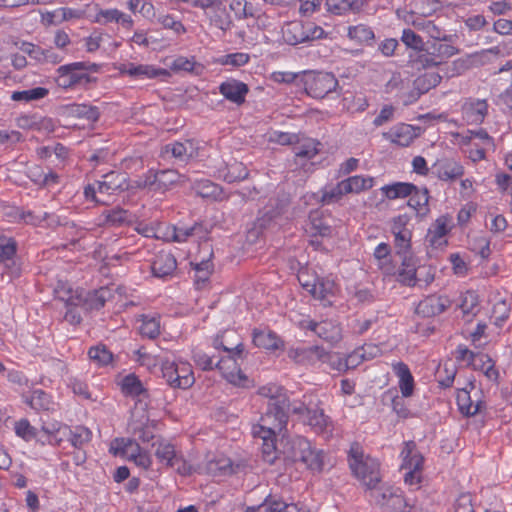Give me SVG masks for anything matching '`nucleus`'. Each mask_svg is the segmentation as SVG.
Segmentation results:
<instances>
[{
  "mask_svg": "<svg viewBox=\"0 0 512 512\" xmlns=\"http://www.w3.org/2000/svg\"><path fill=\"white\" fill-rule=\"evenodd\" d=\"M49 94V90L45 87H35L23 91H14L11 94L13 101L31 102L45 98Z\"/></svg>",
  "mask_w": 512,
  "mask_h": 512,
  "instance_id": "13d9d810",
  "label": "nucleus"
},
{
  "mask_svg": "<svg viewBox=\"0 0 512 512\" xmlns=\"http://www.w3.org/2000/svg\"><path fill=\"white\" fill-rule=\"evenodd\" d=\"M177 268L174 255L167 251H160L155 255L151 264L152 274L157 278L171 277Z\"/></svg>",
  "mask_w": 512,
  "mask_h": 512,
  "instance_id": "c756f323",
  "label": "nucleus"
},
{
  "mask_svg": "<svg viewBox=\"0 0 512 512\" xmlns=\"http://www.w3.org/2000/svg\"><path fill=\"white\" fill-rule=\"evenodd\" d=\"M194 285L197 290H204L209 286V279L213 271V263L210 260L202 261L195 265Z\"/></svg>",
  "mask_w": 512,
  "mask_h": 512,
  "instance_id": "8fccbe9b",
  "label": "nucleus"
},
{
  "mask_svg": "<svg viewBox=\"0 0 512 512\" xmlns=\"http://www.w3.org/2000/svg\"><path fill=\"white\" fill-rule=\"evenodd\" d=\"M452 302L446 295L431 294L422 299L416 306L417 315L429 318L445 312Z\"/></svg>",
  "mask_w": 512,
  "mask_h": 512,
  "instance_id": "b1692460",
  "label": "nucleus"
},
{
  "mask_svg": "<svg viewBox=\"0 0 512 512\" xmlns=\"http://www.w3.org/2000/svg\"><path fill=\"white\" fill-rule=\"evenodd\" d=\"M456 403L459 412L465 417H473L486 410L484 393L472 382H469L466 387L458 389Z\"/></svg>",
  "mask_w": 512,
  "mask_h": 512,
  "instance_id": "f8f14e48",
  "label": "nucleus"
},
{
  "mask_svg": "<svg viewBox=\"0 0 512 512\" xmlns=\"http://www.w3.org/2000/svg\"><path fill=\"white\" fill-rule=\"evenodd\" d=\"M118 70L121 75L135 80L155 79L169 77L170 72L164 68L149 64H135L133 62L120 64Z\"/></svg>",
  "mask_w": 512,
  "mask_h": 512,
  "instance_id": "aec40b11",
  "label": "nucleus"
},
{
  "mask_svg": "<svg viewBox=\"0 0 512 512\" xmlns=\"http://www.w3.org/2000/svg\"><path fill=\"white\" fill-rule=\"evenodd\" d=\"M491 304L490 321L497 328H502L511 314V303L500 292H495L489 298Z\"/></svg>",
  "mask_w": 512,
  "mask_h": 512,
  "instance_id": "a878e982",
  "label": "nucleus"
},
{
  "mask_svg": "<svg viewBox=\"0 0 512 512\" xmlns=\"http://www.w3.org/2000/svg\"><path fill=\"white\" fill-rule=\"evenodd\" d=\"M289 408H267L258 424L252 428L253 435H277L286 428Z\"/></svg>",
  "mask_w": 512,
  "mask_h": 512,
  "instance_id": "4468645a",
  "label": "nucleus"
},
{
  "mask_svg": "<svg viewBox=\"0 0 512 512\" xmlns=\"http://www.w3.org/2000/svg\"><path fill=\"white\" fill-rule=\"evenodd\" d=\"M109 453L133 462L136 466L148 470L152 465V457L139 444L130 438L117 437L110 442Z\"/></svg>",
  "mask_w": 512,
  "mask_h": 512,
  "instance_id": "1a4fd4ad",
  "label": "nucleus"
},
{
  "mask_svg": "<svg viewBox=\"0 0 512 512\" xmlns=\"http://www.w3.org/2000/svg\"><path fill=\"white\" fill-rule=\"evenodd\" d=\"M203 470L211 476L228 475L233 472L232 461L224 455H218L207 460Z\"/></svg>",
  "mask_w": 512,
  "mask_h": 512,
  "instance_id": "79ce46f5",
  "label": "nucleus"
},
{
  "mask_svg": "<svg viewBox=\"0 0 512 512\" xmlns=\"http://www.w3.org/2000/svg\"><path fill=\"white\" fill-rule=\"evenodd\" d=\"M432 174L444 182H453L464 175V166L455 158H438L432 164Z\"/></svg>",
  "mask_w": 512,
  "mask_h": 512,
  "instance_id": "412c9836",
  "label": "nucleus"
},
{
  "mask_svg": "<svg viewBox=\"0 0 512 512\" xmlns=\"http://www.w3.org/2000/svg\"><path fill=\"white\" fill-rule=\"evenodd\" d=\"M304 422L318 434H331L333 431V423L330 417L325 415L321 408H311Z\"/></svg>",
  "mask_w": 512,
  "mask_h": 512,
  "instance_id": "e433bc0d",
  "label": "nucleus"
},
{
  "mask_svg": "<svg viewBox=\"0 0 512 512\" xmlns=\"http://www.w3.org/2000/svg\"><path fill=\"white\" fill-rule=\"evenodd\" d=\"M457 307L461 310L463 318L471 321L480 312V298L476 291L467 290L460 294Z\"/></svg>",
  "mask_w": 512,
  "mask_h": 512,
  "instance_id": "c9c22d12",
  "label": "nucleus"
},
{
  "mask_svg": "<svg viewBox=\"0 0 512 512\" xmlns=\"http://www.w3.org/2000/svg\"><path fill=\"white\" fill-rule=\"evenodd\" d=\"M177 180L178 173L175 170L165 169L154 171L150 169L137 180V186L163 193L170 189Z\"/></svg>",
  "mask_w": 512,
  "mask_h": 512,
  "instance_id": "dca6fc26",
  "label": "nucleus"
},
{
  "mask_svg": "<svg viewBox=\"0 0 512 512\" xmlns=\"http://www.w3.org/2000/svg\"><path fill=\"white\" fill-rule=\"evenodd\" d=\"M301 85L311 98L323 99L334 92L339 83L331 72L304 70L302 71Z\"/></svg>",
  "mask_w": 512,
  "mask_h": 512,
  "instance_id": "0eeeda50",
  "label": "nucleus"
},
{
  "mask_svg": "<svg viewBox=\"0 0 512 512\" xmlns=\"http://www.w3.org/2000/svg\"><path fill=\"white\" fill-rule=\"evenodd\" d=\"M113 297L112 290L108 287L89 292L84 300L85 306L90 310H99Z\"/></svg>",
  "mask_w": 512,
  "mask_h": 512,
  "instance_id": "c03bdc74",
  "label": "nucleus"
},
{
  "mask_svg": "<svg viewBox=\"0 0 512 512\" xmlns=\"http://www.w3.org/2000/svg\"><path fill=\"white\" fill-rule=\"evenodd\" d=\"M298 280L303 289L314 299L322 302L324 306L332 305L340 291L339 286L333 279L310 274L307 269L299 272Z\"/></svg>",
  "mask_w": 512,
  "mask_h": 512,
  "instance_id": "39448f33",
  "label": "nucleus"
},
{
  "mask_svg": "<svg viewBox=\"0 0 512 512\" xmlns=\"http://www.w3.org/2000/svg\"><path fill=\"white\" fill-rule=\"evenodd\" d=\"M348 463L353 475L367 488H374L381 480L379 462L365 456L362 446L354 442L348 452Z\"/></svg>",
  "mask_w": 512,
  "mask_h": 512,
  "instance_id": "20e7f679",
  "label": "nucleus"
},
{
  "mask_svg": "<svg viewBox=\"0 0 512 512\" xmlns=\"http://www.w3.org/2000/svg\"><path fill=\"white\" fill-rule=\"evenodd\" d=\"M408 197L409 199L407 206L414 211L416 218L419 220L425 219L431 211L429 205L430 194L428 188H419L416 186V189L413 190V193H411Z\"/></svg>",
  "mask_w": 512,
  "mask_h": 512,
  "instance_id": "2f4dec72",
  "label": "nucleus"
},
{
  "mask_svg": "<svg viewBox=\"0 0 512 512\" xmlns=\"http://www.w3.org/2000/svg\"><path fill=\"white\" fill-rule=\"evenodd\" d=\"M442 77L437 72H425L417 77L414 84L420 93H426L440 84Z\"/></svg>",
  "mask_w": 512,
  "mask_h": 512,
  "instance_id": "4d7b16f0",
  "label": "nucleus"
},
{
  "mask_svg": "<svg viewBox=\"0 0 512 512\" xmlns=\"http://www.w3.org/2000/svg\"><path fill=\"white\" fill-rule=\"evenodd\" d=\"M400 457L402 460L400 468L405 471V484L413 489H419L422 482L424 458L417 450L414 441H407L404 443Z\"/></svg>",
  "mask_w": 512,
  "mask_h": 512,
  "instance_id": "6e6552de",
  "label": "nucleus"
},
{
  "mask_svg": "<svg viewBox=\"0 0 512 512\" xmlns=\"http://www.w3.org/2000/svg\"><path fill=\"white\" fill-rule=\"evenodd\" d=\"M311 240L310 244L318 249L321 243L318 241V237L326 238L332 234V228L325 222L321 212L312 211L309 214V227L307 228Z\"/></svg>",
  "mask_w": 512,
  "mask_h": 512,
  "instance_id": "c85d7f7f",
  "label": "nucleus"
},
{
  "mask_svg": "<svg viewBox=\"0 0 512 512\" xmlns=\"http://www.w3.org/2000/svg\"><path fill=\"white\" fill-rule=\"evenodd\" d=\"M162 377L174 389H189L195 383L192 365L181 359H163L160 364Z\"/></svg>",
  "mask_w": 512,
  "mask_h": 512,
  "instance_id": "423d86ee",
  "label": "nucleus"
},
{
  "mask_svg": "<svg viewBox=\"0 0 512 512\" xmlns=\"http://www.w3.org/2000/svg\"><path fill=\"white\" fill-rule=\"evenodd\" d=\"M262 440V455L266 462L273 463L277 458L276 435H254Z\"/></svg>",
  "mask_w": 512,
  "mask_h": 512,
  "instance_id": "e2e57ef3",
  "label": "nucleus"
},
{
  "mask_svg": "<svg viewBox=\"0 0 512 512\" xmlns=\"http://www.w3.org/2000/svg\"><path fill=\"white\" fill-rule=\"evenodd\" d=\"M348 194H360L375 185V178L369 175H354L344 179Z\"/></svg>",
  "mask_w": 512,
  "mask_h": 512,
  "instance_id": "37998d69",
  "label": "nucleus"
},
{
  "mask_svg": "<svg viewBox=\"0 0 512 512\" xmlns=\"http://www.w3.org/2000/svg\"><path fill=\"white\" fill-rule=\"evenodd\" d=\"M327 454L323 449L317 448L304 437H296L287 452V459L294 464L302 465L312 474H320L325 469Z\"/></svg>",
  "mask_w": 512,
  "mask_h": 512,
  "instance_id": "f257e3e1",
  "label": "nucleus"
},
{
  "mask_svg": "<svg viewBox=\"0 0 512 512\" xmlns=\"http://www.w3.org/2000/svg\"><path fill=\"white\" fill-rule=\"evenodd\" d=\"M250 59V54L246 52H234L218 57L215 60V63L236 69L247 65L250 62Z\"/></svg>",
  "mask_w": 512,
  "mask_h": 512,
  "instance_id": "603ef678",
  "label": "nucleus"
},
{
  "mask_svg": "<svg viewBox=\"0 0 512 512\" xmlns=\"http://www.w3.org/2000/svg\"><path fill=\"white\" fill-rule=\"evenodd\" d=\"M394 236V246L398 255H405L411 250L412 231H397Z\"/></svg>",
  "mask_w": 512,
  "mask_h": 512,
  "instance_id": "338daca9",
  "label": "nucleus"
},
{
  "mask_svg": "<svg viewBox=\"0 0 512 512\" xmlns=\"http://www.w3.org/2000/svg\"><path fill=\"white\" fill-rule=\"evenodd\" d=\"M347 35L350 40L359 44H368L375 37L373 30L365 24L350 26Z\"/></svg>",
  "mask_w": 512,
  "mask_h": 512,
  "instance_id": "5fc2aeb1",
  "label": "nucleus"
},
{
  "mask_svg": "<svg viewBox=\"0 0 512 512\" xmlns=\"http://www.w3.org/2000/svg\"><path fill=\"white\" fill-rule=\"evenodd\" d=\"M252 341L256 347L266 350H277L283 347V341L275 332L270 330L255 329L252 334Z\"/></svg>",
  "mask_w": 512,
  "mask_h": 512,
  "instance_id": "a19ab883",
  "label": "nucleus"
},
{
  "mask_svg": "<svg viewBox=\"0 0 512 512\" xmlns=\"http://www.w3.org/2000/svg\"><path fill=\"white\" fill-rule=\"evenodd\" d=\"M164 225L165 223L160 222H139L135 226V231L147 238L161 239L160 235L164 234Z\"/></svg>",
  "mask_w": 512,
  "mask_h": 512,
  "instance_id": "680f3d73",
  "label": "nucleus"
},
{
  "mask_svg": "<svg viewBox=\"0 0 512 512\" xmlns=\"http://www.w3.org/2000/svg\"><path fill=\"white\" fill-rule=\"evenodd\" d=\"M198 224H194L191 227H177L172 224L164 225V234L160 235L161 240L166 242H186L199 228Z\"/></svg>",
  "mask_w": 512,
  "mask_h": 512,
  "instance_id": "58836bf2",
  "label": "nucleus"
},
{
  "mask_svg": "<svg viewBox=\"0 0 512 512\" xmlns=\"http://www.w3.org/2000/svg\"><path fill=\"white\" fill-rule=\"evenodd\" d=\"M257 394L269 400L267 408H289L290 399L287 390L275 383H268L258 388Z\"/></svg>",
  "mask_w": 512,
  "mask_h": 512,
  "instance_id": "393cba45",
  "label": "nucleus"
},
{
  "mask_svg": "<svg viewBox=\"0 0 512 512\" xmlns=\"http://www.w3.org/2000/svg\"><path fill=\"white\" fill-rule=\"evenodd\" d=\"M382 136L392 144L407 147L413 142L415 133L412 125L400 123L384 132Z\"/></svg>",
  "mask_w": 512,
  "mask_h": 512,
  "instance_id": "72a5a7b5",
  "label": "nucleus"
},
{
  "mask_svg": "<svg viewBox=\"0 0 512 512\" xmlns=\"http://www.w3.org/2000/svg\"><path fill=\"white\" fill-rule=\"evenodd\" d=\"M394 374L398 377L399 390L403 397H411L414 392V377L408 365L402 361L393 362L391 364Z\"/></svg>",
  "mask_w": 512,
  "mask_h": 512,
  "instance_id": "f704fd0d",
  "label": "nucleus"
},
{
  "mask_svg": "<svg viewBox=\"0 0 512 512\" xmlns=\"http://www.w3.org/2000/svg\"><path fill=\"white\" fill-rule=\"evenodd\" d=\"M129 221V213L127 210L116 207L106 210L101 214L99 224L107 226H121Z\"/></svg>",
  "mask_w": 512,
  "mask_h": 512,
  "instance_id": "3c124183",
  "label": "nucleus"
},
{
  "mask_svg": "<svg viewBox=\"0 0 512 512\" xmlns=\"http://www.w3.org/2000/svg\"><path fill=\"white\" fill-rule=\"evenodd\" d=\"M288 358L295 364L302 366H315L318 363H323L327 357V351L324 347L314 346H297L290 347L287 350Z\"/></svg>",
  "mask_w": 512,
  "mask_h": 512,
  "instance_id": "6ab92c4d",
  "label": "nucleus"
},
{
  "mask_svg": "<svg viewBox=\"0 0 512 512\" xmlns=\"http://www.w3.org/2000/svg\"><path fill=\"white\" fill-rule=\"evenodd\" d=\"M379 504L391 512H410L412 506L407 502L400 489L388 488L381 494Z\"/></svg>",
  "mask_w": 512,
  "mask_h": 512,
  "instance_id": "7c9ffc66",
  "label": "nucleus"
},
{
  "mask_svg": "<svg viewBox=\"0 0 512 512\" xmlns=\"http://www.w3.org/2000/svg\"><path fill=\"white\" fill-rule=\"evenodd\" d=\"M434 52L431 59H426L428 65H439L446 58L452 57L457 54L458 50L447 43H438L433 45Z\"/></svg>",
  "mask_w": 512,
  "mask_h": 512,
  "instance_id": "864d4df0",
  "label": "nucleus"
},
{
  "mask_svg": "<svg viewBox=\"0 0 512 512\" xmlns=\"http://www.w3.org/2000/svg\"><path fill=\"white\" fill-rule=\"evenodd\" d=\"M415 189L416 185L413 183L398 181L382 186L380 191L385 199L397 200L407 198Z\"/></svg>",
  "mask_w": 512,
  "mask_h": 512,
  "instance_id": "ea45409f",
  "label": "nucleus"
},
{
  "mask_svg": "<svg viewBox=\"0 0 512 512\" xmlns=\"http://www.w3.org/2000/svg\"><path fill=\"white\" fill-rule=\"evenodd\" d=\"M88 356L93 363L100 367L107 366L113 361L112 352L103 344L91 347L88 350Z\"/></svg>",
  "mask_w": 512,
  "mask_h": 512,
  "instance_id": "6e6d98bb",
  "label": "nucleus"
},
{
  "mask_svg": "<svg viewBox=\"0 0 512 512\" xmlns=\"http://www.w3.org/2000/svg\"><path fill=\"white\" fill-rule=\"evenodd\" d=\"M193 7L203 11L209 27L227 32L233 22L227 11L226 0H193Z\"/></svg>",
  "mask_w": 512,
  "mask_h": 512,
  "instance_id": "9d476101",
  "label": "nucleus"
},
{
  "mask_svg": "<svg viewBox=\"0 0 512 512\" xmlns=\"http://www.w3.org/2000/svg\"><path fill=\"white\" fill-rule=\"evenodd\" d=\"M123 180L124 176L121 173L112 171L105 174L102 181H96L93 184H88L84 188L86 200L105 204L106 200L98 197L97 195H112L118 189L122 188Z\"/></svg>",
  "mask_w": 512,
  "mask_h": 512,
  "instance_id": "2eb2a0df",
  "label": "nucleus"
},
{
  "mask_svg": "<svg viewBox=\"0 0 512 512\" xmlns=\"http://www.w3.org/2000/svg\"><path fill=\"white\" fill-rule=\"evenodd\" d=\"M214 347L216 349H223L224 351L230 353V355L222 357L216 364L215 367L219 370L222 377L230 384L241 387L248 388L253 385V381L249 379V377L241 370L239 363L235 356L241 357L244 352V345L242 342H239L235 345L234 348H229L223 344L220 340V337L217 336L214 340Z\"/></svg>",
  "mask_w": 512,
  "mask_h": 512,
  "instance_id": "f03ea898",
  "label": "nucleus"
},
{
  "mask_svg": "<svg viewBox=\"0 0 512 512\" xmlns=\"http://www.w3.org/2000/svg\"><path fill=\"white\" fill-rule=\"evenodd\" d=\"M122 392L129 396H139L143 392L141 381L134 374L125 376L121 383Z\"/></svg>",
  "mask_w": 512,
  "mask_h": 512,
  "instance_id": "774afa93",
  "label": "nucleus"
},
{
  "mask_svg": "<svg viewBox=\"0 0 512 512\" xmlns=\"http://www.w3.org/2000/svg\"><path fill=\"white\" fill-rule=\"evenodd\" d=\"M92 431L83 425L70 426L68 442L75 449H82L92 440Z\"/></svg>",
  "mask_w": 512,
  "mask_h": 512,
  "instance_id": "09e8293b",
  "label": "nucleus"
},
{
  "mask_svg": "<svg viewBox=\"0 0 512 512\" xmlns=\"http://www.w3.org/2000/svg\"><path fill=\"white\" fill-rule=\"evenodd\" d=\"M318 145L319 142L311 138H305L302 142L299 141L297 146L294 148V154L299 158L312 159L319 152Z\"/></svg>",
  "mask_w": 512,
  "mask_h": 512,
  "instance_id": "052dcab7",
  "label": "nucleus"
},
{
  "mask_svg": "<svg viewBox=\"0 0 512 512\" xmlns=\"http://www.w3.org/2000/svg\"><path fill=\"white\" fill-rule=\"evenodd\" d=\"M194 189L203 198H212L214 200H222L224 198L222 187L208 179L196 181Z\"/></svg>",
  "mask_w": 512,
  "mask_h": 512,
  "instance_id": "49530a36",
  "label": "nucleus"
},
{
  "mask_svg": "<svg viewBox=\"0 0 512 512\" xmlns=\"http://www.w3.org/2000/svg\"><path fill=\"white\" fill-rule=\"evenodd\" d=\"M347 194L346 185L342 180L333 186H325L321 190L320 202L323 205L337 203Z\"/></svg>",
  "mask_w": 512,
  "mask_h": 512,
  "instance_id": "de8ad7c7",
  "label": "nucleus"
},
{
  "mask_svg": "<svg viewBox=\"0 0 512 512\" xmlns=\"http://www.w3.org/2000/svg\"><path fill=\"white\" fill-rule=\"evenodd\" d=\"M152 446L154 447V454L157 460L168 467H173L182 459V456L177 452L175 445L167 439L159 438L152 444Z\"/></svg>",
  "mask_w": 512,
  "mask_h": 512,
  "instance_id": "473e14b6",
  "label": "nucleus"
},
{
  "mask_svg": "<svg viewBox=\"0 0 512 512\" xmlns=\"http://www.w3.org/2000/svg\"><path fill=\"white\" fill-rule=\"evenodd\" d=\"M454 227L453 217L449 214H443L437 217L430 225L426 240L429 245L435 249H442L447 246V235Z\"/></svg>",
  "mask_w": 512,
  "mask_h": 512,
  "instance_id": "a211bd4d",
  "label": "nucleus"
},
{
  "mask_svg": "<svg viewBox=\"0 0 512 512\" xmlns=\"http://www.w3.org/2000/svg\"><path fill=\"white\" fill-rule=\"evenodd\" d=\"M17 252V243L13 238L0 236V263L7 264Z\"/></svg>",
  "mask_w": 512,
  "mask_h": 512,
  "instance_id": "69168bd1",
  "label": "nucleus"
},
{
  "mask_svg": "<svg viewBox=\"0 0 512 512\" xmlns=\"http://www.w3.org/2000/svg\"><path fill=\"white\" fill-rule=\"evenodd\" d=\"M98 70V64L84 61L61 65L56 69L55 83L65 91L77 90L94 81L89 72H98Z\"/></svg>",
  "mask_w": 512,
  "mask_h": 512,
  "instance_id": "7ed1b4c3",
  "label": "nucleus"
},
{
  "mask_svg": "<svg viewBox=\"0 0 512 512\" xmlns=\"http://www.w3.org/2000/svg\"><path fill=\"white\" fill-rule=\"evenodd\" d=\"M461 144L467 147L469 159L476 163L485 159L486 152L494 147V140L484 129L468 130L461 136Z\"/></svg>",
  "mask_w": 512,
  "mask_h": 512,
  "instance_id": "ddd939ff",
  "label": "nucleus"
},
{
  "mask_svg": "<svg viewBox=\"0 0 512 512\" xmlns=\"http://www.w3.org/2000/svg\"><path fill=\"white\" fill-rule=\"evenodd\" d=\"M162 154L164 156H171L180 162H188L190 159L198 157L199 145L193 139L174 141L162 148Z\"/></svg>",
  "mask_w": 512,
  "mask_h": 512,
  "instance_id": "5701e85b",
  "label": "nucleus"
},
{
  "mask_svg": "<svg viewBox=\"0 0 512 512\" xmlns=\"http://www.w3.org/2000/svg\"><path fill=\"white\" fill-rule=\"evenodd\" d=\"M94 22L100 25L118 23L128 31L134 26L132 17L116 8L100 9L94 16Z\"/></svg>",
  "mask_w": 512,
  "mask_h": 512,
  "instance_id": "cd10ccee",
  "label": "nucleus"
},
{
  "mask_svg": "<svg viewBox=\"0 0 512 512\" xmlns=\"http://www.w3.org/2000/svg\"><path fill=\"white\" fill-rule=\"evenodd\" d=\"M283 40L289 45H298L326 37L321 26L313 22L291 21L282 28Z\"/></svg>",
  "mask_w": 512,
  "mask_h": 512,
  "instance_id": "9b49d317",
  "label": "nucleus"
},
{
  "mask_svg": "<svg viewBox=\"0 0 512 512\" xmlns=\"http://www.w3.org/2000/svg\"><path fill=\"white\" fill-rule=\"evenodd\" d=\"M219 93L228 101L240 106L246 101L249 87L246 83L231 78L219 85Z\"/></svg>",
  "mask_w": 512,
  "mask_h": 512,
  "instance_id": "bb28decb",
  "label": "nucleus"
},
{
  "mask_svg": "<svg viewBox=\"0 0 512 512\" xmlns=\"http://www.w3.org/2000/svg\"><path fill=\"white\" fill-rule=\"evenodd\" d=\"M489 104L485 99L466 98L461 104L462 120L468 125L481 124L488 114Z\"/></svg>",
  "mask_w": 512,
  "mask_h": 512,
  "instance_id": "4be33fe9",
  "label": "nucleus"
},
{
  "mask_svg": "<svg viewBox=\"0 0 512 512\" xmlns=\"http://www.w3.org/2000/svg\"><path fill=\"white\" fill-rule=\"evenodd\" d=\"M25 404L36 411L54 410L53 397L42 389H35L23 397Z\"/></svg>",
  "mask_w": 512,
  "mask_h": 512,
  "instance_id": "4c0bfd02",
  "label": "nucleus"
},
{
  "mask_svg": "<svg viewBox=\"0 0 512 512\" xmlns=\"http://www.w3.org/2000/svg\"><path fill=\"white\" fill-rule=\"evenodd\" d=\"M110 39V35L101 31L94 30L83 39L84 48L88 53H94L101 48L106 40Z\"/></svg>",
  "mask_w": 512,
  "mask_h": 512,
  "instance_id": "bf43d9fd",
  "label": "nucleus"
},
{
  "mask_svg": "<svg viewBox=\"0 0 512 512\" xmlns=\"http://www.w3.org/2000/svg\"><path fill=\"white\" fill-rule=\"evenodd\" d=\"M285 502L282 500L268 497L258 506H248L246 512H283Z\"/></svg>",
  "mask_w": 512,
  "mask_h": 512,
  "instance_id": "0e129e2a",
  "label": "nucleus"
},
{
  "mask_svg": "<svg viewBox=\"0 0 512 512\" xmlns=\"http://www.w3.org/2000/svg\"><path fill=\"white\" fill-rule=\"evenodd\" d=\"M141 322L138 330L142 337L148 339H155L160 335V317L158 315H141L139 318Z\"/></svg>",
  "mask_w": 512,
  "mask_h": 512,
  "instance_id": "a18cd8bd",
  "label": "nucleus"
},
{
  "mask_svg": "<svg viewBox=\"0 0 512 512\" xmlns=\"http://www.w3.org/2000/svg\"><path fill=\"white\" fill-rule=\"evenodd\" d=\"M299 327L314 332L320 339L330 344H336L342 340L341 325L334 320L316 322L311 319H304L300 321Z\"/></svg>",
  "mask_w": 512,
  "mask_h": 512,
  "instance_id": "f3484780",
  "label": "nucleus"
}]
</instances>
